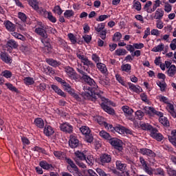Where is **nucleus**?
<instances>
[{
  "instance_id": "c756f323",
  "label": "nucleus",
  "mask_w": 176,
  "mask_h": 176,
  "mask_svg": "<svg viewBox=\"0 0 176 176\" xmlns=\"http://www.w3.org/2000/svg\"><path fill=\"white\" fill-rule=\"evenodd\" d=\"M41 43L45 46L46 45H50L52 40L47 36V34L41 36Z\"/></svg>"
},
{
  "instance_id": "e433bc0d",
  "label": "nucleus",
  "mask_w": 176,
  "mask_h": 176,
  "mask_svg": "<svg viewBox=\"0 0 176 176\" xmlns=\"http://www.w3.org/2000/svg\"><path fill=\"white\" fill-rule=\"evenodd\" d=\"M153 174L155 175H162L164 176V170L162 168H157L153 169Z\"/></svg>"
},
{
  "instance_id": "393cba45",
  "label": "nucleus",
  "mask_w": 176,
  "mask_h": 176,
  "mask_svg": "<svg viewBox=\"0 0 176 176\" xmlns=\"http://www.w3.org/2000/svg\"><path fill=\"white\" fill-rule=\"evenodd\" d=\"M81 63H82L83 65H87V67H90V68L94 67V63L91 62V60H89L87 56L84 57L80 60Z\"/></svg>"
},
{
  "instance_id": "1a4fd4ad",
  "label": "nucleus",
  "mask_w": 176,
  "mask_h": 176,
  "mask_svg": "<svg viewBox=\"0 0 176 176\" xmlns=\"http://www.w3.org/2000/svg\"><path fill=\"white\" fill-rule=\"evenodd\" d=\"M60 129L61 131H63V133H66L67 134H71L74 132V126H72V125L68 122L60 124Z\"/></svg>"
},
{
  "instance_id": "2eb2a0df",
  "label": "nucleus",
  "mask_w": 176,
  "mask_h": 176,
  "mask_svg": "<svg viewBox=\"0 0 176 176\" xmlns=\"http://www.w3.org/2000/svg\"><path fill=\"white\" fill-rule=\"evenodd\" d=\"M4 25L10 32H14V30H16V26L13 23L10 22V21H4Z\"/></svg>"
},
{
  "instance_id": "412c9836",
  "label": "nucleus",
  "mask_w": 176,
  "mask_h": 176,
  "mask_svg": "<svg viewBox=\"0 0 176 176\" xmlns=\"http://www.w3.org/2000/svg\"><path fill=\"white\" fill-rule=\"evenodd\" d=\"M168 140L171 142L172 145L176 146V129L171 131L170 135L168 136Z\"/></svg>"
},
{
  "instance_id": "338daca9",
  "label": "nucleus",
  "mask_w": 176,
  "mask_h": 176,
  "mask_svg": "<svg viewBox=\"0 0 176 176\" xmlns=\"http://www.w3.org/2000/svg\"><path fill=\"white\" fill-rule=\"evenodd\" d=\"M172 9H173V6L168 2H166L164 5V11L166 12V13H170Z\"/></svg>"
},
{
  "instance_id": "79ce46f5",
  "label": "nucleus",
  "mask_w": 176,
  "mask_h": 176,
  "mask_svg": "<svg viewBox=\"0 0 176 176\" xmlns=\"http://www.w3.org/2000/svg\"><path fill=\"white\" fill-rule=\"evenodd\" d=\"M69 94L72 97H74L76 101H82V98L79 95L76 93H75V91L74 89H72L71 91H69Z\"/></svg>"
},
{
  "instance_id": "473e14b6",
  "label": "nucleus",
  "mask_w": 176,
  "mask_h": 176,
  "mask_svg": "<svg viewBox=\"0 0 176 176\" xmlns=\"http://www.w3.org/2000/svg\"><path fill=\"white\" fill-rule=\"evenodd\" d=\"M96 120L98 123V124H100V126H104V127H108V123L105 122L104 118H102V116L96 117Z\"/></svg>"
},
{
  "instance_id": "f3484780",
  "label": "nucleus",
  "mask_w": 176,
  "mask_h": 176,
  "mask_svg": "<svg viewBox=\"0 0 176 176\" xmlns=\"http://www.w3.org/2000/svg\"><path fill=\"white\" fill-rule=\"evenodd\" d=\"M111 160H112V157L111 155L103 154L100 156V162L102 164H105V163H110Z\"/></svg>"
},
{
  "instance_id": "e2e57ef3",
  "label": "nucleus",
  "mask_w": 176,
  "mask_h": 176,
  "mask_svg": "<svg viewBox=\"0 0 176 176\" xmlns=\"http://www.w3.org/2000/svg\"><path fill=\"white\" fill-rule=\"evenodd\" d=\"M162 5V1L160 0H155L153 5V12H155L157 8L160 7Z\"/></svg>"
},
{
  "instance_id": "69168bd1",
  "label": "nucleus",
  "mask_w": 176,
  "mask_h": 176,
  "mask_svg": "<svg viewBox=\"0 0 176 176\" xmlns=\"http://www.w3.org/2000/svg\"><path fill=\"white\" fill-rule=\"evenodd\" d=\"M45 19H48V20H50V21L52 23H56V21H57V19L56 17L53 16L52 12H48L47 16H45Z\"/></svg>"
},
{
  "instance_id": "39448f33",
  "label": "nucleus",
  "mask_w": 176,
  "mask_h": 176,
  "mask_svg": "<svg viewBox=\"0 0 176 176\" xmlns=\"http://www.w3.org/2000/svg\"><path fill=\"white\" fill-rule=\"evenodd\" d=\"M80 131L82 133V134H83V135H85V140L87 142H93V135H91V131L90 130V128H89V126H81L80 128Z\"/></svg>"
},
{
  "instance_id": "c9c22d12",
  "label": "nucleus",
  "mask_w": 176,
  "mask_h": 176,
  "mask_svg": "<svg viewBox=\"0 0 176 176\" xmlns=\"http://www.w3.org/2000/svg\"><path fill=\"white\" fill-rule=\"evenodd\" d=\"M164 50V44L161 43L160 45L154 47L151 50V51L154 52L155 53H157L158 52H163Z\"/></svg>"
},
{
  "instance_id": "6ab92c4d",
  "label": "nucleus",
  "mask_w": 176,
  "mask_h": 176,
  "mask_svg": "<svg viewBox=\"0 0 176 176\" xmlns=\"http://www.w3.org/2000/svg\"><path fill=\"white\" fill-rule=\"evenodd\" d=\"M39 166L43 168L44 170H54V167L53 165L50 164L49 163H47L46 161H41L39 163Z\"/></svg>"
},
{
  "instance_id": "4c0bfd02",
  "label": "nucleus",
  "mask_w": 176,
  "mask_h": 176,
  "mask_svg": "<svg viewBox=\"0 0 176 176\" xmlns=\"http://www.w3.org/2000/svg\"><path fill=\"white\" fill-rule=\"evenodd\" d=\"M75 156H76L77 159L78 160H86V155H85V153L77 151L74 153Z\"/></svg>"
},
{
  "instance_id": "bb28decb",
  "label": "nucleus",
  "mask_w": 176,
  "mask_h": 176,
  "mask_svg": "<svg viewBox=\"0 0 176 176\" xmlns=\"http://www.w3.org/2000/svg\"><path fill=\"white\" fill-rule=\"evenodd\" d=\"M52 90L55 91V93L58 94V96H61V97H66L65 93L63 91L60 89H59L57 85H52L51 86Z\"/></svg>"
},
{
  "instance_id": "774afa93",
  "label": "nucleus",
  "mask_w": 176,
  "mask_h": 176,
  "mask_svg": "<svg viewBox=\"0 0 176 176\" xmlns=\"http://www.w3.org/2000/svg\"><path fill=\"white\" fill-rule=\"evenodd\" d=\"M76 56L78 57V58L79 60H82L84 57H86V56H85V54L83 53V51L82 50H78L76 51Z\"/></svg>"
},
{
  "instance_id": "0eeeda50",
  "label": "nucleus",
  "mask_w": 176,
  "mask_h": 176,
  "mask_svg": "<svg viewBox=\"0 0 176 176\" xmlns=\"http://www.w3.org/2000/svg\"><path fill=\"white\" fill-rule=\"evenodd\" d=\"M65 72L66 73V75L70 78V79H72L73 80H76L78 79V74H76V72H75V69L72 68V67L67 66L65 67Z\"/></svg>"
},
{
  "instance_id": "5701e85b",
  "label": "nucleus",
  "mask_w": 176,
  "mask_h": 176,
  "mask_svg": "<svg viewBox=\"0 0 176 176\" xmlns=\"http://www.w3.org/2000/svg\"><path fill=\"white\" fill-rule=\"evenodd\" d=\"M116 166L117 170H119L120 171H124L126 170V167H127V165L126 164H124L120 160H117L116 162Z\"/></svg>"
},
{
  "instance_id": "de8ad7c7",
  "label": "nucleus",
  "mask_w": 176,
  "mask_h": 176,
  "mask_svg": "<svg viewBox=\"0 0 176 176\" xmlns=\"http://www.w3.org/2000/svg\"><path fill=\"white\" fill-rule=\"evenodd\" d=\"M75 12L72 10H67L64 13V16L66 19H70V17L74 16Z\"/></svg>"
},
{
  "instance_id": "b1692460",
  "label": "nucleus",
  "mask_w": 176,
  "mask_h": 176,
  "mask_svg": "<svg viewBox=\"0 0 176 176\" xmlns=\"http://www.w3.org/2000/svg\"><path fill=\"white\" fill-rule=\"evenodd\" d=\"M46 63H47L49 65H51V67H54V68L59 67L61 64L60 62L53 58H47Z\"/></svg>"
},
{
  "instance_id": "864d4df0",
  "label": "nucleus",
  "mask_w": 176,
  "mask_h": 176,
  "mask_svg": "<svg viewBox=\"0 0 176 176\" xmlns=\"http://www.w3.org/2000/svg\"><path fill=\"white\" fill-rule=\"evenodd\" d=\"M11 35H12V36H14V38H16V39H20V41H25V37H24V36L17 32H12L11 33Z\"/></svg>"
},
{
  "instance_id": "ddd939ff",
  "label": "nucleus",
  "mask_w": 176,
  "mask_h": 176,
  "mask_svg": "<svg viewBox=\"0 0 176 176\" xmlns=\"http://www.w3.org/2000/svg\"><path fill=\"white\" fill-rule=\"evenodd\" d=\"M69 145L70 148H78L79 146V140L76 136L70 135V140L69 141Z\"/></svg>"
},
{
  "instance_id": "4be33fe9",
  "label": "nucleus",
  "mask_w": 176,
  "mask_h": 176,
  "mask_svg": "<svg viewBox=\"0 0 176 176\" xmlns=\"http://www.w3.org/2000/svg\"><path fill=\"white\" fill-rule=\"evenodd\" d=\"M99 135L101 137V138L105 140L106 141H109L112 138L111 134L104 130L100 131Z\"/></svg>"
},
{
  "instance_id": "c03bdc74",
  "label": "nucleus",
  "mask_w": 176,
  "mask_h": 176,
  "mask_svg": "<svg viewBox=\"0 0 176 176\" xmlns=\"http://www.w3.org/2000/svg\"><path fill=\"white\" fill-rule=\"evenodd\" d=\"M1 75L4 78H6V79H10V78H12V76L13 74H12V72L9 70H4L3 72H1Z\"/></svg>"
},
{
  "instance_id": "a878e982",
  "label": "nucleus",
  "mask_w": 176,
  "mask_h": 176,
  "mask_svg": "<svg viewBox=\"0 0 176 176\" xmlns=\"http://www.w3.org/2000/svg\"><path fill=\"white\" fill-rule=\"evenodd\" d=\"M168 76L173 78L176 74V67L175 65H171L167 71Z\"/></svg>"
},
{
  "instance_id": "f704fd0d",
  "label": "nucleus",
  "mask_w": 176,
  "mask_h": 176,
  "mask_svg": "<svg viewBox=\"0 0 176 176\" xmlns=\"http://www.w3.org/2000/svg\"><path fill=\"white\" fill-rule=\"evenodd\" d=\"M34 123L37 127H39V129H43L45 126V122L42 118H36L34 120Z\"/></svg>"
},
{
  "instance_id": "f257e3e1",
  "label": "nucleus",
  "mask_w": 176,
  "mask_h": 176,
  "mask_svg": "<svg viewBox=\"0 0 176 176\" xmlns=\"http://www.w3.org/2000/svg\"><path fill=\"white\" fill-rule=\"evenodd\" d=\"M102 91H100L98 94H93L91 89H86L82 92L81 96L85 100H91V101H94V102H96V101H98V102L102 101L103 102L100 104L102 109L109 115H115V110L105 104V102H108V99L102 96Z\"/></svg>"
},
{
  "instance_id": "72a5a7b5",
  "label": "nucleus",
  "mask_w": 176,
  "mask_h": 176,
  "mask_svg": "<svg viewBox=\"0 0 176 176\" xmlns=\"http://www.w3.org/2000/svg\"><path fill=\"white\" fill-rule=\"evenodd\" d=\"M159 122L161 123V124H163V126H166V127L170 126L168 119H167V117H165L164 116L159 118Z\"/></svg>"
},
{
  "instance_id": "9d476101",
  "label": "nucleus",
  "mask_w": 176,
  "mask_h": 176,
  "mask_svg": "<svg viewBox=\"0 0 176 176\" xmlns=\"http://www.w3.org/2000/svg\"><path fill=\"white\" fill-rule=\"evenodd\" d=\"M38 27L36 28L35 32L37 34V35H39L40 36H43L46 34V26H45L44 24H43L41 22L38 23Z\"/></svg>"
},
{
  "instance_id": "a18cd8bd",
  "label": "nucleus",
  "mask_w": 176,
  "mask_h": 176,
  "mask_svg": "<svg viewBox=\"0 0 176 176\" xmlns=\"http://www.w3.org/2000/svg\"><path fill=\"white\" fill-rule=\"evenodd\" d=\"M114 130L115 131L118 133V134H124V133L126 132V128L121 126L114 127Z\"/></svg>"
},
{
  "instance_id": "58836bf2",
  "label": "nucleus",
  "mask_w": 176,
  "mask_h": 176,
  "mask_svg": "<svg viewBox=\"0 0 176 176\" xmlns=\"http://www.w3.org/2000/svg\"><path fill=\"white\" fill-rule=\"evenodd\" d=\"M99 83L102 85V86H104V87H108V86H109V78L105 77L104 79H100Z\"/></svg>"
},
{
  "instance_id": "a19ab883",
  "label": "nucleus",
  "mask_w": 176,
  "mask_h": 176,
  "mask_svg": "<svg viewBox=\"0 0 176 176\" xmlns=\"http://www.w3.org/2000/svg\"><path fill=\"white\" fill-rule=\"evenodd\" d=\"M36 12L41 14V16H43V17L46 18L49 12L46 10V9L43 8H38V10H36Z\"/></svg>"
},
{
  "instance_id": "bf43d9fd",
  "label": "nucleus",
  "mask_w": 176,
  "mask_h": 176,
  "mask_svg": "<svg viewBox=\"0 0 176 176\" xmlns=\"http://www.w3.org/2000/svg\"><path fill=\"white\" fill-rule=\"evenodd\" d=\"M58 45H60V46H61L63 49H67V48H68V44H67V42H65V41H64V40L62 39V38H58Z\"/></svg>"
},
{
  "instance_id": "7c9ffc66",
  "label": "nucleus",
  "mask_w": 176,
  "mask_h": 176,
  "mask_svg": "<svg viewBox=\"0 0 176 176\" xmlns=\"http://www.w3.org/2000/svg\"><path fill=\"white\" fill-rule=\"evenodd\" d=\"M28 3L34 10L39 9V3L36 0H28Z\"/></svg>"
},
{
  "instance_id": "ea45409f",
  "label": "nucleus",
  "mask_w": 176,
  "mask_h": 176,
  "mask_svg": "<svg viewBox=\"0 0 176 176\" xmlns=\"http://www.w3.org/2000/svg\"><path fill=\"white\" fill-rule=\"evenodd\" d=\"M140 128L142 129V130H145L147 131H149V130L152 127V125L142 122H140Z\"/></svg>"
},
{
  "instance_id": "09e8293b",
  "label": "nucleus",
  "mask_w": 176,
  "mask_h": 176,
  "mask_svg": "<svg viewBox=\"0 0 176 176\" xmlns=\"http://www.w3.org/2000/svg\"><path fill=\"white\" fill-rule=\"evenodd\" d=\"M157 85L159 86L161 91H166V87H167V85H166L165 82L157 81Z\"/></svg>"
},
{
  "instance_id": "423d86ee",
  "label": "nucleus",
  "mask_w": 176,
  "mask_h": 176,
  "mask_svg": "<svg viewBox=\"0 0 176 176\" xmlns=\"http://www.w3.org/2000/svg\"><path fill=\"white\" fill-rule=\"evenodd\" d=\"M150 133V137H152L154 140H156L158 142L163 140V135L162 133H159V131L157 129L154 128L153 126H151L150 129L148 130Z\"/></svg>"
},
{
  "instance_id": "49530a36",
  "label": "nucleus",
  "mask_w": 176,
  "mask_h": 176,
  "mask_svg": "<svg viewBox=\"0 0 176 176\" xmlns=\"http://www.w3.org/2000/svg\"><path fill=\"white\" fill-rule=\"evenodd\" d=\"M116 80H118V82L120 83V85H122V86H124L125 87H127V85H126V82H124V79L122 78L120 75L116 74Z\"/></svg>"
},
{
  "instance_id": "dca6fc26",
  "label": "nucleus",
  "mask_w": 176,
  "mask_h": 176,
  "mask_svg": "<svg viewBox=\"0 0 176 176\" xmlns=\"http://www.w3.org/2000/svg\"><path fill=\"white\" fill-rule=\"evenodd\" d=\"M128 86L130 90H131V91H134V93H141V91H142V89H141L140 86H136L131 82H128Z\"/></svg>"
},
{
  "instance_id": "6e6d98bb",
  "label": "nucleus",
  "mask_w": 176,
  "mask_h": 176,
  "mask_svg": "<svg viewBox=\"0 0 176 176\" xmlns=\"http://www.w3.org/2000/svg\"><path fill=\"white\" fill-rule=\"evenodd\" d=\"M120 39H122V34L119 32H117L113 35V42H119Z\"/></svg>"
},
{
  "instance_id": "8fccbe9b",
  "label": "nucleus",
  "mask_w": 176,
  "mask_h": 176,
  "mask_svg": "<svg viewBox=\"0 0 176 176\" xmlns=\"http://www.w3.org/2000/svg\"><path fill=\"white\" fill-rule=\"evenodd\" d=\"M143 170L146 174H148V175H153V168H149L148 165L143 168Z\"/></svg>"
},
{
  "instance_id": "c85d7f7f",
  "label": "nucleus",
  "mask_w": 176,
  "mask_h": 176,
  "mask_svg": "<svg viewBox=\"0 0 176 176\" xmlns=\"http://www.w3.org/2000/svg\"><path fill=\"white\" fill-rule=\"evenodd\" d=\"M0 57L2 61L6 63V64L12 63V59L10 58V57H8V54H6V53L1 52Z\"/></svg>"
},
{
  "instance_id": "3c124183",
  "label": "nucleus",
  "mask_w": 176,
  "mask_h": 176,
  "mask_svg": "<svg viewBox=\"0 0 176 176\" xmlns=\"http://www.w3.org/2000/svg\"><path fill=\"white\" fill-rule=\"evenodd\" d=\"M96 173L98 174L99 176H111V174L105 173L104 170L97 168L96 170Z\"/></svg>"
},
{
  "instance_id": "6e6552de",
  "label": "nucleus",
  "mask_w": 176,
  "mask_h": 176,
  "mask_svg": "<svg viewBox=\"0 0 176 176\" xmlns=\"http://www.w3.org/2000/svg\"><path fill=\"white\" fill-rule=\"evenodd\" d=\"M109 142L111 144V145H112V146L118 151H122V149H123V142L122 140L116 138H111Z\"/></svg>"
},
{
  "instance_id": "13d9d810",
  "label": "nucleus",
  "mask_w": 176,
  "mask_h": 176,
  "mask_svg": "<svg viewBox=\"0 0 176 176\" xmlns=\"http://www.w3.org/2000/svg\"><path fill=\"white\" fill-rule=\"evenodd\" d=\"M122 71H124L125 72H130L131 71V65L125 64L121 66Z\"/></svg>"
},
{
  "instance_id": "2f4dec72",
  "label": "nucleus",
  "mask_w": 176,
  "mask_h": 176,
  "mask_svg": "<svg viewBox=\"0 0 176 176\" xmlns=\"http://www.w3.org/2000/svg\"><path fill=\"white\" fill-rule=\"evenodd\" d=\"M7 46L11 47V49H17L19 44L13 39H10L7 42Z\"/></svg>"
},
{
  "instance_id": "f8f14e48",
  "label": "nucleus",
  "mask_w": 176,
  "mask_h": 176,
  "mask_svg": "<svg viewBox=\"0 0 176 176\" xmlns=\"http://www.w3.org/2000/svg\"><path fill=\"white\" fill-rule=\"evenodd\" d=\"M140 153H141L142 155H144V156H149L150 157H156V153H155V152L146 148H140Z\"/></svg>"
},
{
  "instance_id": "9b49d317",
  "label": "nucleus",
  "mask_w": 176,
  "mask_h": 176,
  "mask_svg": "<svg viewBox=\"0 0 176 176\" xmlns=\"http://www.w3.org/2000/svg\"><path fill=\"white\" fill-rule=\"evenodd\" d=\"M122 109L123 112L125 113V116H129L128 119L129 120H131V122H134V118L131 117V115H133V112H134L133 109L129 107L128 106H123L122 107Z\"/></svg>"
},
{
  "instance_id": "cd10ccee",
  "label": "nucleus",
  "mask_w": 176,
  "mask_h": 176,
  "mask_svg": "<svg viewBox=\"0 0 176 176\" xmlns=\"http://www.w3.org/2000/svg\"><path fill=\"white\" fill-rule=\"evenodd\" d=\"M151 6H152V1H148L143 8L144 12H147V13H153V9L151 8Z\"/></svg>"
},
{
  "instance_id": "4468645a",
  "label": "nucleus",
  "mask_w": 176,
  "mask_h": 176,
  "mask_svg": "<svg viewBox=\"0 0 176 176\" xmlns=\"http://www.w3.org/2000/svg\"><path fill=\"white\" fill-rule=\"evenodd\" d=\"M163 16H164V10L162 8H157L155 10L153 19L155 20H162V19H163Z\"/></svg>"
},
{
  "instance_id": "20e7f679",
  "label": "nucleus",
  "mask_w": 176,
  "mask_h": 176,
  "mask_svg": "<svg viewBox=\"0 0 176 176\" xmlns=\"http://www.w3.org/2000/svg\"><path fill=\"white\" fill-rule=\"evenodd\" d=\"M67 163H68V164L69 165V166H67L68 171H69V173L73 174V175L74 176H79L80 174V172L79 171V168H78V166H76L75 163H74V161L68 158L67 159Z\"/></svg>"
},
{
  "instance_id": "680f3d73",
  "label": "nucleus",
  "mask_w": 176,
  "mask_h": 176,
  "mask_svg": "<svg viewBox=\"0 0 176 176\" xmlns=\"http://www.w3.org/2000/svg\"><path fill=\"white\" fill-rule=\"evenodd\" d=\"M133 8L135 9V10H138V12H140L141 10V3L140 1H137V0L133 1Z\"/></svg>"
},
{
  "instance_id": "5fc2aeb1",
  "label": "nucleus",
  "mask_w": 176,
  "mask_h": 176,
  "mask_svg": "<svg viewBox=\"0 0 176 176\" xmlns=\"http://www.w3.org/2000/svg\"><path fill=\"white\" fill-rule=\"evenodd\" d=\"M116 56H126L127 54V51L124 49H118L116 50Z\"/></svg>"
},
{
  "instance_id": "052dcab7",
  "label": "nucleus",
  "mask_w": 176,
  "mask_h": 176,
  "mask_svg": "<svg viewBox=\"0 0 176 176\" xmlns=\"http://www.w3.org/2000/svg\"><path fill=\"white\" fill-rule=\"evenodd\" d=\"M24 82L25 83V85H28V86L34 85V78L31 77H26L24 78Z\"/></svg>"
},
{
  "instance_id": "0e129e2a",
  "label": "nucleus",
  "mask_w": 176,
  "mask_h": 176,
  "mask_svg": "<svg viewBox=\"0 0 176 176\" xmlns=\"http://www.w3.org/2000/svg\"><path fill=\"white\" fill-rule=\"evenodd\" d=\"M67 36L69 41L72 42V43H73V45H75V43H76L77 42L76 37L75 36V35H74V34L69 33L67 34Z\"/></svg>"
},
{
  "instance_id": "aec40b11",
  "label": "nucleus",
  "mask_w": 176,
  "mask_h": 176,
  "mask_svg": "<svg viewBox=\"0 0 176 176\" xmlns=\"http://www.w3.org/2000/svg\"><path fill=\"white\" fill-rule=\"evenodd\" d=\"M44 134L47 137H50V135L54 134V129L51 126L47 125L44 128Z\"/></svg>"
},
{
  "instance_id": "7ed1b4c3",
  "label": "nucleus",
  "mask_w": 176,
  "mask_h": 176,
  "mask_svg": "<svg viewBox=\"0 0 176 176\" xmlns=\"http://www.w3.org/2000/svg\"><path fill=\"white\" fill-rule=\"evenodd\" d=\"M80 68H82V65L78 64L77 71L79 72V74L82 75V79L85 80V83H87V85L89 86H91L92 89H98V85L96 84V81L90 78V76H87V74L83 72V70Z\"/></svg>"
},
{
  "instance_id": "603ef678",
  "label": "nucleus",
  "mask_w": 176,
  "mask_h": 176,
  "mask_svg": "<svg viewBox=\"0 0 176 176\" xmlns=\"http://www.w3.org/2000/svg\"><path fill=\"white\" fill-rule=\"evenodd\" d=\"M86 161V162L87 163V164H89V166H93V164H94V157H93L92 155H88L86 158V160H84Z\"/></svg>"
},
{
  "instance_id": "a211bd4d",
  "label": "nucleus",
  "mask_w": 176,
  "mask_h": 176,
  "mask_svg": "<svg viewBox=\"0 0 176 176\" xmlns=\"http://www.w3.org/2000/svg\"><path fill=\"white\" fill-rule=\"evenodd\" d=\"M96 67L101 72V74H105L108 72V69L107 68V65L102 63H98L96 64Z\"/></svg>"
},
{
  "instance_id": "f03ea898",
  "label": "nucleus",
  "mask_w": 176,
  "mask_h": 176,
  "mask_svg": "<svg viewBox=\"0 0 176 176\" xmlns=\"http://www.w3.org/2000/svg\"><path fill=\"white\" fill-rule=\"evenodd\" d=\"M157 100H159L161 102H164L166 104V109L168 112L170 116H172L174 119L176 118V109L175 106H174L172 103H170V100L167 97L160 95L157 97Z\"/></svg>"
},
{
  "instance_id": "4d7b16f0",
  "label": "nucleus",
  "mask_w": 176,
  "mask_h": 176,
  "mask_svg": "<svg viewBox=\"0 0 176 176\" xmlns=\"http://www.w3.org/2000/svg\"><path fill=\"white\" fill-rule=\"evenodd\" d=\"M54 155L55 157H57V159H64L65 154L61 151H54Z\"/></svg>"
},
{
  "instance_id": "37998d69",
  "label": "nucleus",
  "mask_w": 176,
  "mask_h": 176,
  "mask_svg": "<svg viewBox=\"0 0 176 176\" xmlns=\"http://www.w3.org/2000/svg\"><path fill=\"white\" fill-rule=\"evenodd\" d=\"M94 28L96 32H101L102 30L105 28V23H98V25H96L94 27Z\"/></svg>"
}]
</instances>
